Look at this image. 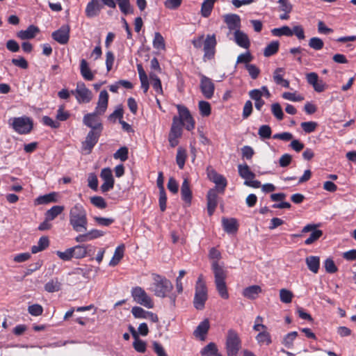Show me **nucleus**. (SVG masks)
Returning <instances> with one entry per match:
<instances>
[{
    "mask_svg": "<svg viewBox=\"0 0 356 356\" xmlns=\"http://www.w3.org/2000/svg\"><path fill=\"white\" fill-rule=\"evenodd\" d=\"M10 121L13 129L19 134H27L33 129V122L29 117L13 118L10 119Z\"/></svg>",
    "mask_w": 356,
    "mask_h": 356,
    "instance_id": "423d86ee",
    "label": "nucleus"
},
{
    "mask_svg": "<svg viewBox=\"0 0 356 356\" xmlns=\"http://www.w3.org/2000/svg\"><path fill=\"white\" fill-rule=\"evenodd\" d=\"M261 288L259 285H252L245 288L242 293L246 298L254 300L261 293Z\"/></svg>",
    "mask_w": 356,
    "mask_h": 356,
    "instance_id": "b1692460",
    "label": "nucleus"
},
{
    "mask_svg": "<svg viewBox=\"0 0 356 356\" xmlns=\"http://www.w3.org/2000/svg\"><path fill=\"white\" fill-rule=\"evenodd\" d=\"M271 111L273 115L278 120H282L284 118L282 108L279 103H274L271 105Z\"/></svg>",
    "mask_w": 356,
    "mask_h": 356,
    "instance_id": "09e8293b",
    "label": "nucleus"
},
{
    "mask_svg": "<svg viewBox=\"0 0 356 356\" xmlns=\"http://www.w3.org/2000/svg\"><path fill=\"white\" fill-rule=\"evenodd\" d=\"M280 300L284 303H289L292 300L293 293L285 289H282L280 291Z\"/></svg>",
    "mask_w": 356,
    "mask_h": 356,
    "instance_id": "864d4df0",
    "label": "nucleus"
},
{
    "mask_svg": "<svg viewBox=\"0 0 356 356\" xmlns=\"http://www.w3.org/2000/svg\"><path fill=\"white\" fill-rule=\"evenodd\" d=\"M211 268L214 274L215 284L216 289L221 298L227 299L229 293L225 283L226 273L222 266H220L216 261L211 264Z\"/></svg>",
    "mask_w": 356,
    "mask_h": 356,
    "instance_id": "7ed1b4c3",
    "label": "nucleus"
},
{
    "mask_svg": "<svg viewBox=\"0 0 356 356\" xmlns=\"http://www.w3.org/2000/svg\"><path fill=\"white\" fill-rule=\"evenodd\" d=\"M70 224L77 232H85L87 229V214L83 207L76 204L70 211Z\"/></svg>",
    "mask_w": 356,
    "mask_h": 356,
    "instance_id": "f257e3e1",
    "label": "nucleus"
},
{
    "mask_svg": "<svg viewBox=\"0 0 356 356\" xmlns=\"http://www.w3.org/2000/svg\"><path fill=\"white\" fill-rule=\"evenodd\" d=\"M115 159H120L121 161H125L128 159V148L126 147H120L113 154Z\"/></svg>",
    "mask_w": 356,
    "mask_h": 356,
    "instance_id": "8fccbe9b",
    "label": "nucleus"
},
{
    "mask_svg": "<svg viewBox=\"0 0 356 356\" xmlns=\"http://www.w3.org/2000/svg\"><path fill=\"white\" fill-rule=\"evenodd\" d=\"M209 329V321L208 319H204L202 321L195 330L194 331V335L196 337L200 338L201 340H204L206 334L207 333Z\"/></svg>",
    "mask_w": 356,
    "mask_h": 356,
    "instance_id": "a878e982",
    "label": "nucleus"
},
{
    "mask_svg": "<svg viewBox=\"0 0 356 356\" xmlns=\"http://www.w3.org/2000/svg\"><path fill=\"white\" fill-rule=\"evenodd\" d=\"M177 108L179 113L178 122H181V126H185L188 131L193 129L195 121L188 109L186 106L179 104L177 106Z\"/></svg>",
    "mask_w": 356,
    "mask_h": 356,
    "instance_id": "1a4fd4ad",
    "label": "nucleus"
},
{
    "mask_svg": "<svg viewBox=\"0 0 356 356\" xmlns=\"http://www.w3.org/2000/svg\"><path fill=\"white\" fill-rule=\"evenodd\" d=\"M224 230L228 234L235 233L238 229L237 222L234 218L222 220Z\"/></svg>",
    "mask_w": 356,
    "mask_h": 356,
    "instance_id": "cd10ccee",
    "label": "nucleus"
},
{
    "mask_svg": "<svg viewBox=\"0 0 356 356\" xmlns=\"http://www.w3.org/2000/svg\"><path fill=\"white\" fill-rule=\"evenodd\" d=\"M298 336V332H291L288 333L284 338L282 343L288 348H290L293 346V341Z\"/></svg>",
    "mask_w": 356,
    "mask_h": 356,
    "instance_id": "de8ad7c7",
    "label": "nucleus"
},
{
    "mask_svg": "<svg viewBox=\"0 0 356 356\" xmlns=\"http://www.w3.org/2000/svg\"><path fill=\"white\" fill-rule=\"evenodd\" d=\"M199 109L202 116H209L211 114L210 104L205 101L199 102Z\"/></svg>",
    "mask_w": 356,
    "mask_h": 356,
    "instance_id": "5fc2aeb1",
    "label": "nucleus"
},
{
    "mask_svg": "<svg viewBox=\"0 0 356 356\" xmlns=\"http://www.w3.org/2000/svg\"><path fill=\"white\" fill-rule=\"evenodd\" d=\"M317 123L316 122L309 121L304 122L301 123V127L305 132L309 134L315 131L317 127Z\"/></svg>",
    "mask_w": 356,
    "mask_h": 356,
    "instance_id": "bf43d9fd",
    "label": "nucleus"
},
{
    "mask_svg": "<svg viewBox=\"0 0 356 356\" xmlns=\"http://www.w3.org/2000/svg\"><path fill=\"white\" fill-rule=\"evenodd\" d=\"M234 41L239 47L248 49L250 45V42L246 33L241 30L234 32Z\"/></svg>",
    "mask_w": 356,
    "mask_h": 356,
    "instance_id": "412c9836",
    "label": "nucleus"
},
{
    "mask_svg": "<svg viewBox=\"0 0 356 356\" xmlns=\"http://www.w3.org/2000/svg\"><path fill=\"white\" fill-rule=\"evenodd\" d=\"M238 171L239 175L245 179V181H248L249 179H253L255 177L254 173H253L250 167L247 164H239L238 165Z\"/></svg>",
    "mask_w": 356,
    "mask_h": 356,
    "instance_id": "c756f323",
    "label": "nucleus"
},
{
    "mask_svg": "<svg viewBox=\"0 0 356 356\" xmlns=\"http://www.w3.org/2000/svg\"><path fill=\"white\" fill-rule=\"evenodd\" d=\"M149 76L150 79L152 80V85L154 90L156 92V93L162 94L163 89L160 79L154 74H150Z\"/></svg>",
    "mask_w": 356,
    "mask_h": 356,
    "instance_id": "49530a36",
    "label": "nucleus"
},
{
    "mask_svg": "<svg viewBox=\"0 0 356 356\" xmlns=\"http://www.w3.org/2000/svg\"><path fill=\"white\" fill-rule=\"evenodd\" d=\"M80 72L85 80H93L94 74L91 72L88 63L85 59H82L80 61Z\"/></svg>",
    "mask_w": 356,
    "mask_h": 356,
    "instance_id": "bb28decb",
    "label": "nucleus"
},
{
    "mask_svg": "<svg viewBox=\"0 0 356 356\" xmlns=\"http://www.w3.org/2000/svg\"><path fill=\"white\" fill-rule=\"evenodd\" d=\"M98 115H99V113H96L95 111L88 113L83 116V122L86 126L90 127L91 130L102 133L103 126Z\"/></svg>",
    "mask_w": 356,
    "mask_h": 356,
    "instance_id": "9b49d317",
    "label": "nucleus"
},
{
    "mask_svg": "<svg viewBox=\"0 0 356 356\" xmlns=\"http://www.w3.org/2000/svg\"><path fill=\"white\" fill-rule=\"evenodd\" d=\"M57 256L63 261H70L73 258L71 248L66 249L65 251H56Z\"/></svg>",
    "mask_w": 356,
    "mask_h": 356,
    "instance_id": "0e129e2a",
    "label": "nucleus"
},
{
    "mask_svg": "<svg viewBox=\"0 0 356 356\" xmlns=\"http://www.w3.org/2000/svg\"><path fill=\"white\" fill-rule=\"evenodd\" d=\"M108 104V94L106 90H103L99 92L97 106L95 109L96 113L99 115L104 114Z\"/></svg>",
    "mask_w": 356,
    "mask_h": 356,
    "instance_id": "f3484780",
    "label": "nucleus"
},
{
    "mask_svg": "<svg viewBox=\"0 0 356 356\" xmlns=\"http://www.w3.org/2000/svg\"><path fill=\"white\" fill-rule=\"evenodd\" d=\"M216 0H204L201 6V15L204 17H208L211 15Z\"/></svg>",
    "mask_w": 356,
    "mask_h": 356,
    "instance_id": "473e14b6",
    "label": "nucleus"
},
{
    "mask_svg": "<svg viewBox=\"0 0 356 356\" xmlns=\"http://www.w3.org/2000/svg\"><path fill=\"white\" fill-rule=\"evenodd\" d=\"M241 347V341L238 333L234 330H229L225 343L227 356H237Z\"/></svg>",
    "mask_w": 356,
    "mask_h": 356,
    "instance_id": "39448f33",
    "label": "nucleus"
},
{
    "mask_svg": "<svg viewBox=\"0 0 356 356\" xmlns=\"http://www.w3.org/2000/svg\"><path fill=\"white\" fill-rule=\"evenodd\" d=\"M181 195L182 200L186 204H190L192 200V193L187 179H184L181 184Z\"/></svg>",
    "mask_w": 356,
    "mask_h": 356,
    "instance_id": "393cba45",
    "label": "nucleus"
},
{
    "mask_svg": "<svg viewBox=\"0 0 356 356\" xmlns=\"http://www.w3.org/2000/svg\"><path fill=\"white\" fill-rule=\"evenodd\" d=\"M124 245L122 244L118 246L115 250L114 254L109 262L111 266H116L124 256Z\"/></svg>",
    "mask_w": 356,
    "mask_h": 356,
    "instance_id": "2f4dec72",
    "label": "nucleus"
},
{
    "mask_svg": "<svg viewBox=\"0 0 356 356\" xmlns=\"http://www.w3.org/2000/svg\"><path fill=\"white\" fill-rule=\"evenodd\" d=\"M39 32V29L34 26L30 25L26 30H22L17 33V35L21 40H29L33 38Z\"/></svg>",
    "mask_w": 356,
    "mask_h": 356,
    "instance_id": "5701e85b",
    "label": "nucleus"
},
{
    "mask_svg": "<svg viewBox=\"0 0 356 356\" xmlns=\"http://www.w3.org/2000/svg\"><path fill=\"white\" fill-rule=\"evenodd\" d=\"M92 246L84 245H78L74 247L71 248L72 252L73 257L76 259H81L86 256L87 251L88 248H91Z\"/></svg>",
    "mask_w": 356,
    "mask_h": 356,
    "instance_id": "c85d7f7f",
    "label": "nucleus"
},
{
    "mask_svg": "<svg viewBox=\"0 0 356 356\" xmlns=\"http://www.w3.org/2000/svg\"><path fill=\"white\" fill-rule=\"evenodd\" d=\"M200 90L207 99H211L214 94L215 86L212 80L205 75H200Z\"/></svg>",
    "mask_w": 356,
    "mask_h": 356,
    "instance_id": "2eb2a0df",
    "label": "nucleus"
},
{
    "mask_svg": "<svg viewBox=\"0 0 356 356\" xmlns=\"http://www.w3.org/2000/svg\"><path fill=\"white\" fill-rule=\"evenodd\" d=\"M218 351L216 343L211 342L202 349L200 353L202 356H213Z\"/></svg>",
    "mask_w": 356,
    "mask_h": 356,
    "instance_id": "37998d69",
    "label": "nucleus"
},
{
    "mask_svg": "<svg viewBox=\"0 0 356 356\" xmlns=\"http://www.w3.org/2000/svg\"><path fill=\"white\" fill-rule=\"evenodd\" d=\"M284 74V68H282V67L277 68L273 72V81L276 84L280 85L284 88H289V81L283 78Z\"/></svg>",
    "mask_w": 356,
    "mask_h": 356,
    "instance_id": "4be33fe9",
    "label": "nucleus"
},
{
    "mask_svg": "<svg viewBox=\"0 0 356 356\" xmlns=\"http://www.w3.org/2000/svg\"><path fill=\"white\" fill-rule=\"evenodd\" d=\"M61 284L58 282V279H53L49 281L44 285V289L49 293H54L58 291L60 289Z\"/></svg>",
    "mask_w": 356,
    "mask_h": 356,
    "instance_id": "a19ab883",
    "label": "nucleus"
},
{
    "mask_svg": "<svg viewBox=\"0 0 356 356\" xmlns=\"http://www.w3.org/2000/svg\"><path fill=\"white\" fill-rule=\"evenodd\" d=\"M308 268L314 273H317L320 266V259L316 256H309L305 259Z\"/></svg>",
    "mask_w": 356,
    "mask_h": 356,
    "instance_id": "7c9ffc66",
    "label": "nucleus"
},
{
    "mask_svg": "<svg viewBox=\"0 0 356 356\" xmlns=\"http://www.w3.org/2000/svg\"><path fill=\"white\" fill-rule=\"evenodd\" d=\"M252 56L249 51H247L244 54H240L237 57L236 63H245V65L249 64L250 62L252 60Z\"/></svg>",
    "mask_w": 356,
    "mask_h": 356,
    "instance_id": "338daca9",
    "label": "nucleus"
},
{
    "mask_svg": "<svg viewBox=\"0 0 356 356\" xmlns=\"http://www.w3.org/2000/svg\"><path fill=\"white\" fill-rule=\"evenodd\" d=\"M207 177L210 181L216 184V191L218 193H223L227 186V181L224 176L218 174L215 170L207 168Z\"/></svg>",
    "mask_w": 356,
    "mask_h": 356,
    "instance_id": "9d476101",
    "label": "nucleus"
},
{
    "mask_svg": "<svg viewBox=\"0 0 356 356\" xmlns=\"http://www.w3.org/2000/svg\"><path fill=\"white\" fill-rule=\"evenodd\" d=\"M186 159V150L181 147H179L176 156V162L180 169H182L184 167Z\"/></svg>",
    "mask_w": 356,
    "mask_h": 356,
    "instance_id": "79ce46f5",
    "label": "nucleus"
},
{
    "mask_svg": "<svg viewBox=\"0 0 356 356\" xmlns=\"http://www.w3.org/2000/svg\"><path fill=\"white\" fill-rule=\"evenodd\" d=\"M70 113L65 111L64 106H60L57 110L56 120L57 121H65L70 117Z\"/></svg>",
    "mask_w": 356,
    "mask_h": 356,
    "instance_id": "4d7b16f0",
    "label": "nucleus"
},
{
    "mask_svg": "<svg viewBox=\"0 0 356 356\" xmlns=\"http://www.w3.org/2000/svg\"><path fill=\"white\" fill-rule=\"evenodd\" d=\"M70 30L68 25H63L59 29L54 31L51 36L59 44H67L70 39Z\"/></svg>",
    "mask_w": 356,
    "mask_h": 356,
    "instance_id": "dca6fc26",
    "label": "nucleus"
},
{
    "mask_svg": "<svg viewBox=\"0 0 356 356\" xmlns=\"http://www.w3.org/2000/svg\"><path fill=\"white\" fill-rule=\"evenodd\" d=\"M123 117V108L122 106H118L115 110L108 116V120L113 122H115L116 119H121Z\"/></svg>",
    "mask_w": 356,
    "mask_h": 356,
    "instance_id": "69168bd1",
    "label": "nucleus"
},
{
    "mask_svg": "<svg viewBox=\"0 0 356 356\" xmlns=\"http://www.w3.org/2000/svg\"><path fill=\"white\" fill-rule=\"evenodd\" d=\"M216 189H210L207 194V211L209 216L213 215L217 204L218 195Z\"/></svg>",
    "mask_w": 356,
    "mask_h": 356,
    "instance_id": "aec40b11",
    "label": "nucleus"
},
{
    "mask_svg": "<svg viewBox=\"0 0 356 356\" xmlns=\"http://www.w3.org/2000/svg\"><path fill=\"white\" fill-rule=\"evenodd\" d=\"M49 241L48 238L47 236H42L40 238L38 244L32 246L31 252L33 254H36L40 251H42L49 246Z\"/></svg>",
    "mask_w": 356,
    "mask_h": 356,
    "instance_id": "72a5a7b5",
    "label": "nucleus"
},
{
    "mask_svg": "<svg viewBox=\"0 0 356 356\" xmlns=\"http://www.w3.org/2000/svg\"><path fill=\"white\" fill-rule=\"evenodd\" d=\"M224 21L230 31H239L241 28V18L236 14H227L224 16Z\"/></svg>",
    "mask_w": 356,
    "mask_h": 356,
    "instance_id": "a211bd4d",
    "label": "nucleus"
},
{
    "mask_svg": "<svg viewBox=\"0 0 356 356\" xmlns=\"http://www.w3.org/2000/svg\"><path fill=\"white\" fill-rule=\"evenodd\" d=\"M131 296L134 300L138 304L143 305L148 309L154 307V302L151 297L146 293V291L140 286H136L132 289Z\"/></svg>",
    "mask_w": 356,
    "mask_h": 356,
    "instance_id": "6e6552de",
    "label": "nucleus"
},
{
    "mask_svg": "<svg viewBox=\"0 0 356 356\" xmlns=\"http://www.w3.org/2000/svg\"><path fill=\"white\" fill-rule=\"evenodd\" d=\"M100 177L104 181L101 186L102 193H106L113 188L115 181L112 171L109 168H105L102 170Z\"/></svg>",
    "mask_w": 356,
    "mask_h": 356,
    "instance_id": "ddd939ff",
    "label": "nucleus"
},
{
    "mask_svg": "<svg viewBox=\"0 0 356 356\" xmlns=\"http://www.w3.org/2000/svg\"><path fill=\"white\" fill-rule=\"evenodd\" d=\"M120 11L124 14L128 15L132 13L133 10L131 7L129 0H116Z\"/></svg>",
    "mask_w": 356,
    "mask_h": 356,
    "instance_id": "a18cd8bd",
    "label": "nucleus"
},
{
    "mask_svg": "<svg viewBox=\"0 0 356 356\" xmlns=\"http://www.w3.org/2000/svg\"><path fill=\"white\" fill-rule=\"evenodd\" d=\"M271 129L268 125H262L259 127L258 134L261 138H270L271 136Z\"/></svg>",
    "mask_w": 356,
    "mask_h": 356,
    "instance_id": "680f3d73",
    "label": "nucleus"
},
{
    "mask_svg": "<svg viewBox=\"0 0 356 356\" xmlns=\"http://www.w3.org/2000/svg\"><path fill=\"white\" fill-rule=\"evenodd\" d=\"M101 133L90 130L87 134L85 140L82 143V150L86 154L92 152L94 146L97 143Z\"/></svg>",
    "mask_w": 356,
    "mask_h": 356,
    "instance_id": "f8f14e48",
    "label": "nucleus"
},
{
    "mask_svg": "<svg viewBox=\"0 0 356 356\" xmlns=\"http://www.w3.org/2000/svg\"><path fill=\"white\" fill-rule=\"evenodd\" d=\"M181 123L178 122V117L173 118L170 136L179 138L181 135Z\"/></svg>",
    "mask_w": 356,
    "mask_h": 356,
    "instance_id": "4c0bfd02",
    "label": "nucleus"
},
{
    "mask_svg": "<svg viewBox=\"0 0 356 356\" xmlns=\"http://www.w3.org/2000/svg\"><path fill=\"white\" fill-rule=\"evenodd\" d=\"M153 47L156 49H165V41L163 37L159 32L154 33V38L153 40Z\"/></svg>",
    "mask_w": 356,
    "mask_h": 356,
    "instance_id": "c03bdc74",
    "label": "nucleus"
},
{
    "mask_svg": "<svg viewBox=\"0 0 356 356\" xmlns=\"http://www.w3.org/2000/svg\"><path fill=\"white\" fill-rule=\"evenodd\" d=\"M133 346L134 349L138 353H145L146 350V343L138 339V337L135 338V340L133 343Z\"/></svg>",
    "mask_w": 356,
    "mask_h": 356,
    "instance_id": "052dcab7",
    "label": "nucleus"
},
{
    "mask_svg": "<svg viewBox=\"0 0 356 356\" xmlns=\"http://www.w3.org/2000/svg\"><path fill=\"white\" fill-rule=\"evenodd\" d=\"M255 339L260 346H268L272 342L270 333L266 330H263L262 332L258 333Z\"/></svg>",
    "mask_w": 356,
    "mask_h": 356,
    "instance_id": "c9c22d12",
    "label": "nucleus"
},
{
    "mask_svg": "<svg viewBox=\"0 0 356 356\" xmlns=\"http://www.w3.org/2000/svg\"><path fill=\"white\" fill-rule=\"evenodd\" d=\"M56 197H57V193L55 192H53V193H50L49 194L39 196L36 199V202L38 204H48L50 202H57Z\"/></svg>",
    "mask_w": 356,
    "mask_h": 356,
    "instance_id": "e433bc0d",
    "label": "nucleus"
},
{
    "mask_svg": "<svg viewBox=\"0 0 356 356\" xmlns=\"http://www.w3.org/2000/svg\"><path fill=\"white\" fill-rule=\"evenodd\" d=\"M103 5L100 0H92L86 8V15L88 17H94L99 15Z\"/></svg>",
    "mask_w": 356,
    "mask_h": 356,
    "instance_id": "6ab92c4d",
    "label": "nucleus"
},
{
    "mask_svg": "<svg viewBox=\"0 0 356 356\" xmlns=\"http://www.w3.org/2000/svg\"><path fill=\"white\" fill-rule=\"evenodd\" d=\"M152 281L149 289L157 297L165 298L168 296L173 289L171 282L160 275L152 274Z\"/></svg>",
    "mask_w": 356,
    "mask_h": 356,
    "instance_id": "f03ea898",
    "label": "nucleus"
},
{
    "mask_svg": "<svg viewBox=\"0 0 356 356\" xmlns=\"http://www.w3.org/2000/svg\"><path fill=\"white\" fill-rule=\"evenodd\" d=\"M245 68L252 79H256L260 74V70L254 64H247Z\"/></svg>",
    "mask_w": 356,
    "mask_h": 356,
    "instance_id": "6e6d98bb",
    "label": "nucleus"
},
{
    "mask_svg": "<svg viewBox=\"0 0 356 356\" xmlns=\"http://www.w3.org/2000/svg\"><path fill=\"white\" fill-rule=\"evenodd\" d=\"M323 234V232L321 230L316 229L312 232L309 237L307 238L305 241V243L306 245H311L314 241L318 240Z\"/></svg>",
    "mask_w": 356,
    "mask_h": 356,
    "instance_id": "e2e57ef3",
    "label": "nucleus"
},
{
    "mask_svg": "<svg viewBox=\"0 0 356 356\" xmlns=\"http://www.w3.org/2000/svg\"><path fill=\"white\" fill-rule=\"evenodd\" d=\"M208 298L207 288L202 275H200L195 284L193 305L195 309L202 310Z\"/></svg>",
    "mask_w": 356,
    "mask_h": 356,
    "instance_id": "20e7f679",
    "label": "nucleus"
},
{
    "mask_svg": "<svg viewBox=\"0 0 356 356\" xmlns=\"http://www.w3.org/2000/svg\"><path fill=\"white\" fill-rule=\"evenodd\" d=\"M71 93L75 96L76 101L79 104L89 103L93 97L92 91L82 81L76 83L75 90H71Z\"/></svg>",
    "mask_w": 356,
    "mask_h": 356,
    "instance_id": "0eeeda50",
    "label": "nucleus"
},
{
    "mask_svg": "<svg viewBox=\"0 0 356 356\" xmlns=\"http://www.w3.org/2000/svg\"><path fill=\"white\" fill-rule=\"evenodd\" d=\"M64 210V207L63 206L56 205L52 207L50 209L47 210L45 213L46 220H53L56 218L58 215H60L63 211Z\"/></svg>",
    "mask_w": 356,
    "mask_h": 356,
    "instance_id": "f704fd0d",
    "label": "nucleus"
},
{
    "mask_svg": "<svg viewBox=\"0 0 356 356\" xmlns=\"http://www.w3.org/2000/svg\"><path fill=\"white\" fill-rule=\"evenodd\" d=\"M272 34L274 36L280 37L282 35L292 36V30L287 26H283L280 28H275L271 31Z\"/></svg>",
    "mask_w": 356,
    "mask_h": 356,
    "instance_id": "58836bf2",
    "label": "nucleus"
},
{
    "mask_svg": "<svg viewBox=\"0 0 356 356\" xmlns=\"http://www.w3.org/2000/svg\"><path fill=\"white\" fill-rule=\"evenodd\" d=\"M90 202L99 209H105L107 204L105 200L101 196H94L90 198Z\"/></svg>",
    "mask_w": 356,
    "mask_h": 356,
    "instance_id": "603ef678",
    "label": "nucleus"
},
{
    "mask_svg": "<svg viewBox=\"0 0 356 356\" xmlns=\"http://www.w3.org/2000/svg\"><path fill=\"white\" fill-rule=\"evenodd\" d=\"M282 97L291 102H300L303 99L301 95H297L296 92H285L282 94Z\"/></svg>",
    "mask_w": 356,
    "mask_h": 356,
    "instance_id": "774afa93",
    "label": "nucleus"
},
{
    "mask_svg": "<svg viewBox=\"0 0 356 356\" xmlns=\"http://www.w3.org/2000/svg\"><path fill=\"white\" fill-rule=\"evenodd\" d=\"M217 42L214 34L207 35L204 41V58L211 60L214 57Z\"/></svg>",
    "mask_w": 356,
    "mask_h": 356,
    "instance_id": "4468645a",
    "label": "nucleus"
},
{
    "mask_svg": "<svg viewBox=\"0 0 356 356\" xmlns=\"http://www.w3.org/2000/svg\"><path fill=\"white\" fill-rule=\"evenodd\" d=\"M280 43L278 41H272L264 50V54L266 57H269L277 53L279 49Z\"/></svg>",
    "mask_w": 356,
    "mask_h": 356,
    "instance_id": "ea45409f",
    "label": "nucleus"
},
{
    "mask_svg": "<svg viewBox=\"0 0 356 356\" xmlns=\"http://www.w3.org/2000/svg\"><path fill=\"white\" fill-rule=\"evenodd\" d=\"M279 10L283 13H291L293 10V6L289 0H279Z\"/></svg>",
    "mask_w": 356,
    "mask_h": 356,
    "instance_id": "13d9d810",
    "label": "nucleus"
},
{
    "mask_svg": "<svg viewBox=\"0 0 356 356\" xmlns=\"http://www.w3.org/2000/svg\"><path fill=\"white\" fill-rule=\"evenodd\" d=\"M309 46L314 50H321L324 46V42L321 38L314 37L309 40Z\"/></svg>",
    "mask_w": 356,
    "mask_h": 356,
    "instance_id": "3c124183",
    "label": "nucleus"
}]
</instances>
